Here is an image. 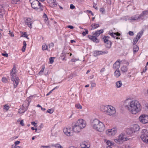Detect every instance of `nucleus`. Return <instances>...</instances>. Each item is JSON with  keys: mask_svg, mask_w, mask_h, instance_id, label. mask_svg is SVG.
<instances>
[{"mask_svg": "<svg viewBox=\"0 0 148 148\" xmlns=\"http://www.w3.org/2000/svg\"><path fill=\"white\" fill-rule=\"evenodd\" d=\"M128 70V68L126 66H123L121 67V70L123 73L126 72Z\"/></svg>", "mask_w": 148, "mask_h": 148, "instance_id": "c85d7f7f", "label": "nucleus"}, {"mask_svg": "<svg viewBox=\"0 0 148 148\" xmlns=\"http://www.w3.org/2000/svg\"><path fill=\"white\" fill-rule=\"evenodd\" d=\"M121 74L120 71L118 70H116L114 72V75L116 77H118Z\"/></svg>", "mask_w": 148, "mask_h": 148, "instance_id": "c756f323", "label": "nucleus"}, {"mask_svg": "<svg viewBox=\"0 0 148 148\" xmlns=\"http://www.w3.org/2000/svg\"><path fill=\"white\" fill-rule=\"evenodd\" d=\"M93 128L100 132L103 131L105 126L103 123L97 119H94L91 123Z\"/></svg>", "mask_w": 148, "mask_h": 148, "instance_id": "f03ea898", "label": "nucleus"}, {"mask_svg": "<svg viewBox=\"0 0 148 148\" xmlns=\"http://www.w3.org/2000/svg\"><path fill=\"white\" fill-rule=\"evenodd\" d=\"M143 31H141L137 34L136 37L133 39V43L134 45H135L136 44L143 35Z\"/></svg>", "mask_w": 148, "mask_h": 148, "instance_id": "9b49d317", "label": "nucleus"}, {"mask_svg": "<svg viewBox=\"0 0 148 148\" xmlns=\"http://www.w3.org/2000/svg\"><path fill=\"white\" fill-rule=\"evenodd\" d=\"M79 60V59H72L71 60V61L73 62H75L76 61H77V60Z\"/></svg>", "mask_w": 148, "mask_h": 148, "instance_id": "13d9d810", "label": "nucleus"}, {"mask_svg": "<svg viewBox=\"0 0 148 148\" xmlns=\"http://www.w3.org/2000/svg\"><path fill=\"white\" fill-rule=\"evenodd\" d=\"M109 105H105L101 106L100 107L101 111L106 114L107 110H108Z\"/></svg>", "mask_w": 148, "mask_h": 148, "instance_id": "aec40b11", "label": "nucleus"}, {"mask_svg": "<svg viewBox=\"0 0 148 148\" xmlns=\"http://www.w3.org/2000/svg\"><path fill=\"white\" fill-rule=\"evenodd\" d=\"M54 46V44L53 43H51L49 45V47L50 48L51 47H53Z\"/></svg>", "mask_w": 148, "mask_h": 148, "instance_id": "69168bd1", "label": "nucleus"}, {"mask_svg": "<svg viewBox=\"0 0 148 148\" xmlns=\"http://www.w3.org/2000/svg\"><path fill=\"white\" fill-rule=\"evenodd\" d=\"M116 128H114L111 129H108L106 131V133L109 136H113L117 132Z\"/></svg>", "mask_w": 148, "mask_h": 148, "instance_id": "f8f14e48", "label": "nucleus"}, {"mask_svg": "<svg viewBox=\"0 0 148 148\" xmlns=\"http://www.w3.org/2000/svg\"><path fill=\"white\" fill-rule=\"evenodd\" d=\"M44 69H45V67L44 66L42 67V69H41L39 73L40 74H41L42 73H43V72L44 71Z\"/></svg>", "mask_w": 148, "mask_h": 148, "instance_id": "de8ad7c7", "label": "nucleus"}, {"mask_svg": "<svg viewBox=\"0 0 148 148\" xmlns=\"http://www.w3.org/2000/svg\"><path fill=\"white\" fill-rule=\"evenodd\" d=\"M139 49V48L138 47L137 45H135L134 47V50L133 52L134 53H135L138 51Z\"/></svg>", "mask_w": 148, "mask_h": 148, "instance_id": "2f4dec72", "label": "nucleus"}, {"mask_svg": "<svg viewBox=\"0 0 148 148\" xmlns=\"http://www.w3.org/2000/svg\"><path fill=\"white\" fill-rule=\"evenodd\" d=\"M106 144L108 146H111L114 145V143H112L110 141L108 140L106 142Z\"/></svg>", "mask_w": 148, "mask_h": 148, "instance_id": "4c0bfd02", "label": "nucleus"}, {"mask_svg": "<svg viewBox=\"0 0 148 148\" xmlns=\"http://www.w3.org/2000/svg\"><path fill=\"white\" fill-rule=\"evenodd\" d=\"M103 39L104 42L106 43L105 45L106 47L108 48H110L112 45V42L111 41L105 37H103Z\"/></svg>", "mask_w": 148, "mask_h": 148, "instance_id": "4468645a", "label": "nucleus"}, {"mask_svg": "<svg viewBox=\"0 0 148 148\" xmlns=\"http://www.w3.org/2000/svg\"><path fill=\"white\" fill-rule=\"evenodd\" d=\"M114 34L116 35V36H119L121 34L120 33H119L118 32L114 33Z\"/></svg>", "mask_w": 148, "mask_h": 148, "instance_id": "052dcab7", "label": "nucleus"}, {"mask_svg": "<svg viewBox=\"0 0 148 148\" xmlns=\"http://www.w3.org/2000/svg\"><path fill=\"white\" fill-rule=\"evenodd\" d=\"M75 107L78 109H82V106L79 103H78L75 105Z\"/></svg>", "mask_w": 148, "mask_h": 148, "instance_id": "e433bc0d", "label": "nucleus"}, {"mask_svg": "<svg viewBox=\"0 0 148 148\" xmlns=\"http://www.w3.org/2000/svg\"><path fill=\"white\" fill-rule=\"evenodd\" d=\"M142 13L144 16L148 14V10L143 11L142 12Z\"/></svg>", "mask_w": 148, "mask_h": 148, "instance_id": "c03bdc74", "label": "nucleus"}, {"mask_svg": "<svg viewBox=\"0 0 148 148\" xmlns=\"http://www.w3.org/2000/svg\"><path fill=\"white\" fill-rule=\"evenodd\" d=\"M20 124L22 126H24L23 120H22L20 122Z\"/></svg>", "mask_w": 148, "mask_h": 148, "instance_id": "338daca9", "label": "nucleus"}, {"mask_svg": "<svg viewBox=\"0 0 148 148\" xmlns=\"http://www.w3.org/2000/svg\"><path fill=\"white\" fill-rule=\"evenodd\" d=\"M138 19L140 20H143L145 19L144 16L143 14V13H141L139 16H138Z\"/></svg>", "mask_w": 148, "mask_h": 148, "instance_id": "7c9ffc66", "label": "nucleus"}, {"mask_svg": "<svg viewBox=\"0 0 148 148\" xmlns=\"http://www.w3.org/2000/svg\"><path fill=\"white\" fill-rule=\"evenodd\" d=\"M75 123L81 129L84 128L86 126L85 122L82 119H79Z\"/></svg>", "mask_w": 148, "mask_h": 148, "instance_id": "9d476101", "label": "nucleus"}, {"mask_svg": "<svg viewBox=\"0 0 148 148\" xmlns=\"http://www.w3.org/2000/svg\"><path fill=\"white\" fill-rule=\"evenodd\" d=\"M29 105V102L28 100L25 101L23 105V106L25 108H27V110L28 108V106Z\"/></svg>", "mask_w": 148, "mask_h": 148, "instance_id": "a878e982", "label": "nucleus"}, {"mask_svg": "<svg viewBox=\"0 0 148 148\" xmlns=\"http://www.w3.org/2000/svg\"><path fill=\"white\" fill-rule=\"evenodd\" d=\"M147 130L146 129H143L141 132L140 138L143 142L148 143V136L147 135Z\"/></svg>", "mask_w": 148, "mask_h": 148, "instance_id": "423d86ee", "label": "nucleus"}, {"mask_svg": "<svg viewBox=\"0 0 148 148\" xmlns=\"http://www.w3.org/2000/svg\"><path fill=\"white\" fill-rule=\"evenodd\" d=\"M129 35L130 36H132L134 35V33L132 31H129L128 33Z\"/></svg>", "mask_w": 148, "mask_h": 148, "instance_id": "4d7b16f0", "label": "nucleus"}, {"mask_svg": "<svg viewBox=\"0 0 148 148\" xmlns=\"http://www.w3.org/2000/svg\"><path fill=\"white\" fill-rule=\"evenodd\" d=\"M109 34L112 37L114 38H115L116 36H114V33L113 32L112 33H110V32H109Z\"/></svg>", "mask_w": 148, "mask_h": 148, "instance_id": "8fccbe9b", "label": "nucleus"}, {"mask_svg": "<svg viewBox=\"0 0 148 148\" xmlns=\"http://www.w3.org/2000/svg\"><path fill=\"white\" fill-rule=\"evenodd\" d=\"M85 31L83 32L82 33V35L84 36H85L86 34H88V30L87 29H85Z\"/></svg>", "mask_w": 148, "mask_h": 148, "instance_id": "58836bf2", "label": "nucleus"}, {"mask_svg": "<svg viewBox=\"0 0 148 148\" xmlns=\"http://www.w3.org/2000/svg\"><path fill=\"white\" fill-rule=\"evenodd\" d=\"M20 143V142L19 141H16L14 142V144L15 145H16Z\"/></svg>", "mask_w": 148, "mask_h": 148, "instance_id": "0e129e2a", "label": "nucleus"}, {"mask_svg": "<svg viewBox=\"0 0 148 148\" xmlns=\"http://www.w3.org/2000/svg\"><path fill=\"white\" fill-rule=\"evenodd\" d=\"M33 22V20L30 18H28L25 21V23L30 29L32 28V25Z\"/></svg>", "mask_w": 148, "mask_h": 148, "instance_id": "a211bd4d", "label": "nucleus"}, {"mask_svg": "<svg viewBox=\"0 0 148 148\" xmlns=\"http://www.w3.org/2000/svg\"><path fill=\"white\" fill-rule=\"evenodd\" d=\"M88 37L89 39H90L93 42L96 43H98L99 42V40L97 38V37L95 35H88Z\"/></svg>", "mask_w": 148, "mask_h": 148, "instance_id": "6ab92c4d", "label": "nucleus"}, {"mask_svg": "<svg viewBox=\"0 0 148 148\" xmlns=\"http://www.w3.org/2000/svg\"><path fill=\"white\" fill-rule=\"evenodd\" d=\"M82 148H89L90 146V145L86 142H83L80 145Z\"/></svg>", "mask_w": 148, "mask_h": 148, "instance_id": "5701e85b", "label": "nucleus"}, {"mask_svg": "<svg viewBox=\"0 0 148 148\" xmlns=\"http://www.w3.org/2000/svg\"><path fill=\"white\" fill-rule=\"evenodd\" d=\"M53 111L54 110L52 109H48L47 110V112L49 113L50 114H52L53 112Z\"/></svg>", "mask_w": 148, "mask_h": 148, "instance_id": "a19ab883", "label": "nucleus"}, {"mask_svg": "<svg viewBox=\"0 0 148 148\" xmlns=\"http://www.w3.org/2000/svg\"><path fill=\"white\" fill-rule=\"evenodd\" d=\"M22 36L26 38L27 39H29V38L28 37L27 34L26 32H24Z\"/></svg>", "mask_w": 148, "mask_h": 148, "instance_id": "a18cd8bd", "label": "nucleus"}, {"mask_svg": "<svg viewBox=\"0 0 148 148\" xmlns=\"http://www.w3.org/2000/svg\"><path fill=\"white\" fill-rule=\"evenodd\" d=\"M108 53V51H95L94 52V56H96L104 54H107Z\"/></svg>", "mask_w": 148, "mask_h": 148, "instance_id": "f3484780", "label": "nucleus"}, {"mask_svg": "<svg viewBox=\"0 0 148 148\" xmlns=\"http://www.w3.org/2000/svg\"><path fill=\"white\" fill-rule=\"evenodd\" d=\"M120 61L117 60L113 64V68L115 70H118L120 67Z\"/></svg>", "mask_w": 148, "mask_h": 148, "instance_id": "4be33fe9", "label": "nucleus"}, {"mask_svg": "<svg viewBox=\"0 0 148 148\" xmlns=\"http://www.w3.org/2000/svg\"><path fill=\"white\" fill-rule=\"evenodd\" d=\"M139 129V125L137 124H134L131 127L126 129L125 132L127 134L132 136L134 133L138 131Z\"/></svg>", "mask_w": 148, "mask_h": 148, "instance_id": "20e7f679", "label": "nucleus"}, {"mask_svg": "<svg viewBox=\"0 0 148 148\" xmlns=\"http://www.w3.org/2000/svg\"><path fill=\"white\" fill-rule=\"evenodd\" d=\"M122 85V82L121 81H119L116 83V86L117 88H120Z\"/></svg>", "mask_w": 148, "mask_h": 148, "instance_id": "bb28decb", "label": "nucleus"}, {"mask_svg": "<svg viewBox=\"0 0 148 148\" xmlns=\"http://www.w3.org/2000/svg\"><path fill=\"white\" fill-rule=\"evenodd\" d=\"M75 8V7L72 4H71L70 5V8L71 9H74Z\"/></svg>", "mask_w": 148, "mask_h": 148, "instance_id": "864d4df0", "label": "nucleus"}, {"mask_svg": "<svg viewBox=\"0 0 148 148\" xmlns=\"http://www.w3.org/2000/svg\"><path fill=\"white\" fill-rule=\"evenodd\" d=\"M131 20L133 21H135L138 20L137 15H135L134 16L131 17Z\"/></svg>", "mask_w": 148, "mask_h": 148, "instance_id": "c9c22d12", "label": "nucleus"}, {"mask_svg": "<svg viewBox=\"0 0 148 148\" xmlns=\"http://www.w3.org/2000/svg\"><path fill=\"white\" fill-rule=\"evenodd\" d=\"M11 2L13 4H18L19 3L20 0H12Z\"/></svg>", "mask_w": 148, "mask_h": 148, "instance_id": "f704fd0d", "label": "nucleus"}, {"mask_svg": "<svg viewBox=\"0 0 148 148\" xmlns=\"http://www.w3.org/2000/svg\"><path fill=\"white\" fill-rule=\"evenodd\" d=\"M107 112V114L111 116L115 113L116 111L115 109L112 106H109Z\"/></svg>", "mask_w": 148, "mask_h": 148, "instance_id": "1a4fd4ad", "label": "nucleus"}, {"mask_svg": "<svg viewBox=\"0 0 148 148\" xmlns=\"http://www.w3.org/2000/svg\"><path fill=\"white\" fill-rule=\"evenodd\" d=\"M31 124L32 125H34L35 127H36L35 126L37 124V123H36L35 122L32 121V122H31Z\"/></svg>", "mask_w": 148, "mask_h": 148, "instance_id": "bf43d9fd", "label": "nucleus"}, {"mask_svg": "<svg viewBox=\"0 0 148 148\" xmlns=\"http://www.w3.org/2000/svg\"><path fill=\"white\" fill-rule=\"evenodd\" d=\"M68 27L71 29H73L74 28V27L71 25H69L68 26Z\"/></svg>", "mask_w": 148, "mask_h": 148, "instance_id": "774afa93", "label": "nucleus"}, {"mask_svg": "<svg viewBox=\"0 0 148 148\" xmlns=\"http://www.w3.org/2000/svg\"><path fill=\"white\" fill-rule=\"evenodd\" d=\"M47 46L45 44L43 45L42 46V49L43 50H46L47 49Z\"/></svg>", "mask_w": 148, "mask_h": 148, "instance_id": "ea45409f", "label": "nucleus"}, {"mask_svg": "<svg viewBox=\"0 0 148 148\" xmlns=\"http://www.w3.org/2000/svg\"><path fill=\"white\" fill-rule=\"evenodd\" d=\"M27 110V108H25L23 107V105H22L19 109L18 112L21 114L24 113Z\"/></svg>", "mask_w": 148, "mask_h": 148, "instance_id": "b1692460", "label": "nucleus"}, {"mask_svg": "<svg viewBox=\"0 0 148 148\" xmlns=\"http://www.w3.org/2000/svg\"><path fill=\"white\" fill-rule=\"evenodd\" d=\"M100 11L103 14L105 12V10L103 8H102L100 9Z\"/></svg>", "mask_w": 148, "mask_h": 148, "instance_id": "603ef678", "label": "nucleus"}, {"mask_svg": "<svg viewBox=\"0 0 148 148\" xmlns=\"http://www.w3.org/2000/svg\"><path fill=\"white\" fill-rule=\"evenodd\" d=\"M147 70V67L146 66H145V67L143 69V72L145 73Z\"/></svg>", "mask_w": 148, "mask_h": 148, "instance_id": "680f3d73", "label": "nucleus"}, {"mask_svg": "<svg viewBox=\"0 0 148 148\" xmlns=\"http://www.w3.org/2000/svg\"><path fill=\"white\" fill-rule=\"evenodd\" d=\"M82 129L81 128L79 127L76 124V123L72 127V130L73 131L76 133H78Z\"/></svg>", "mask_w": 148, "mask_h": 148, "instance_id": "412c9836", "label": "nucleus"}, {"mask_svg": "<svg viewBox=\"0 0 148 148\" xmlns=\"http://www.w3.org/2000/svg\"><path fill=\"white\" fill-rule=\"evenodd\" d=\"M92 27L91 29H94L99 27V24L93 23L91 25Z\"/></svg>", "mask_w": 148, "mask_h": 148, "instance_id": "cd10ccee", "label": "nucleus"}, {"mask_svg": "<svg viewBox=\"0 0 148 148\" xmlns=\"http://www.w3.org/2000/svg\"><path fill=\"white\" fill-rule=\"evenodd\" d=\"M16 67L14 66L11 71V80L14 82V88H16L19 82V79L18 77H16Z\"/></svg>", "mask_w": 148, "mask_h": 148, "instance_id": "7ed1b4c3", "label": "nucleus"}, {"mask_svg": "<svg viewBox=\"0 0 148 148\" xmlns=\"http://www.w3.org/2000/svg\"><path fill=\"white\" fill-rule=\"evenodd\" d=\"M10 107L9 106L5 105L4 106L3 108L4 109H5L7 110H8L9 109Z\"/></svg>", "mask_w": 148, "mask_h": 148, "instance_id": "49530a36", "label": "nucleus"}, {"mask_svg": "<svg viewBox=\"0 0 148 148\" xmlns=\"http://www.w3.org/2000/svg\"><path fill=\"white\" fill-rule=\"evenodd\" d=\"M52 146L55 147L57 148H63V147L59 144H56L52 145Z\"/></svg>", "mask_w": 148, "mask_h": 148, "instance_id": "72a5a7b5", "label": "nucleus"}, {"mask_svg": "<svg viewBox=\"0 0 148 148\" xmlns=\"http://www.w3.org/2000/svg\"><path fill=\"white\" fill-rule=\"evenodd\" d=\"M47 2L49 5L52 8L56 7L57 6L56 0H47Z\"/></svg>", "mask_w": 148, "mask_h": 148, "instance_id": "dca6fc26", "label": "nucleus"}, {"mask_svg": "<svg viewBox=\"0 0 148 148\" xmlns=\"http://www.w3.org/2000/svg\"><path fill=\"white\" fill-rule=\"evenodd\" d=\"M2 81L4 83H6L8 82V80L5 77H2Z\"/></svg>", "mask_w": 148, "mask_h": 148, "instance_id": "79ce46f5", "label": "nucleus"}, {"mask_svg": "<svg viewBox=\"0 0 148 148\" xmlns=\"http://www.w3.org/2000/svg\"><path fill=\"white\" fill-rule=\"evenodd\" d=\"M87 12H88V13L91 14L92 16H94V14L91 11L89 10H87Z\"/></svg>", "mask_w": 148, "mask_h": 148, "instance_id": "e2e57ef3", "label": "nucleus"}, {"mask_svg": "<svg viewBox=\"0 0 148 148\" xmlns=\"http://www.w3.org/2000/svg\"><path fill=\"white\" fill-rule=\"evenodd\" d=\"M139 119L141 123L145 124L148 123V115L146 114H142L139 118Z\"/></svg>", "mask_w": 148, "mask_h": 148, "instance_id": "0eeeda50", "label": "nucleus"}, {"mask_svg": "<svg viewBox=\"0 0 148 148\" xmlns=\"http://www.w3.org/2000/svg\"><path fill=\"white\" fill-rule=\"evenodd\" d=\"M126 138L125 136L123 134H121L119 136L118 139H115L114 141L115 142L117 143H119L121 141H123L125 140Z\"/></svg>", "mask_w": 148, "mask_h": 148, "instance_id": "ddd939ff", "label": "nucleus"}, {"mask_svg": "<svg viewBox=\"0 0 148 148\" xmlns=\"http://www.w3.org/2000/svg\"><path fill=\"white\" fill-rule=\"evenodd\" d=\"M54 58H53V57H51L49 59V61H50V63L52 64L53 63V62H54V60H53Z\"/></svg>", "mask_w": 148, "mask_h": 148, "instance_id": "37998d69", "label": "nucleus"}, {"mask_svg": "<svg viewBox=\"0 0 148 148\" xmlns=\"http://www.w3.org/2000/svg\"><path fill=\"white\" fill-rule=\"evenodd\" d=\"M125 107L133 114H136L141 110V107L140 103L137 101H132L127 99L125 102Z\"/></svg>", "mask_w": 148, "mask_h": 148, "instance_id": "f257e3e1", "label": "nucleus"}, {"mask_svg": "<svg viewBox=\"0 0 148 148\" xmlns=\"http://www.w3.org/2000/svg\"><path fill=\"white\" fill-rule=\"evenodd\" d=\"M12 148H20V147L18 146H16V145H13L12 146Z\"/></svg>", "mask_w": 148, "mask_h": 148, "instance_id": "6e6d98bb", "label": "nucleus"}, {"mask_svg": "<svg viewBox=\"0 0 148 148\" xmlns=\"http://www.w3.org/2000/svg\"><path fill=\"white\" fill-rule=\"evenodd\" d=\"M63 131L64 133L68 136H72L73 135V132H71V127H68L64 128L63 129Z\"/></svg>", "mask_w": 148, "mask_h": 148, "instance_id": "6e6552de", "label": "nucleus"}, {"mask_svg": "<svg viewBox=\"0 0 148 148\" xmlns=\"http://www.w3.org/2000/svg\"><path fill=\"white\" fill-rule=\"evenodd\" d=\"M31 6L33 9L39 10V11H42L41 4L37 0H29Z\"/></svg>", "mask_w": 148, "mask_h": 148, "instance_id": "39448f33", "label": "nucleus"}, {"mask_svg": "<svg viewBox=\"0 0 148 148\" xmlns=\"http://www.w3.org/2000/svg\"><path fill=\"white\" fill-rule=\"evenodd\" d=\"M23 46L22 48V51L24 52L25 51V49L26 47V43L25 41H24L23 42Z\"/></svg>", "mask_w": 148, "mask_h": 148, "instance_id": "473e14b6", "label": "nucleus"}, {"mask_svg": "<svg viewBox=\"0 0 148 148\" xmlns=\"http://www.w3.org/2000/svg\"><path fill=\"white\" fill-rule=\"evenodd\" d=\"M43 17L44 18H45V20H46L47 21L48 20V18L47 17V16L46 14H45V13H44V14L43 15Z\"/></svg>", "mask_w": 148, "mask_h": 148, "instance_id": "09e8293b", "label": "nucleus"}, {"mask_svg": "<svg viewBox=\"0 0 148 148\" xmlns=\"http://www.w3.org/2000/svg\"><path fill=\"white\" fill-rule=\"evenodd\" d=\"M8 7V5L7 4H6V5L5 6L0 5V17L3 16V14L4 13V8H7Z\"/></svg>", "mask_w": 148, "mask_h": 148, "instance_id": "2eb2a0df", "label": "nucleus"}, {"mask_svg": "<svg viewBox=\"0 0 148 148\" xmlns=\"http://www.w3.org/2000/svg\"><path fill=\"white\" fill-rule=\"evenodd\" d=\"M9 34L11 37H13L14 36V34L12 32L11 33L10 31H9Z\"/></svg>", "mask_w": 148, "mask_h": 148, "instance_id": "5fc2aeb1", "label": "nucleus"}, {"mask_svg": "<svg viewBox=\"0 0 148 148\" xmlns=\"http://www.w3.org/2000/svg\"><path fill=\"white\" fill-rule=\"evenodd\" d=\"M96 86V84L95 83L92 82L91 83V87L93 88Z\"/></svg>", "mask_w": 148, "mask_h": 148, "instance_id": "3c124183", "label": "nucleus"}, {"mask_svg": "<svg viewBox=\"0 0 148 148\" xmlns=\"http://www.w3.org/2000/svg\"><path fill=\"white\" fill-rule=\"evenodd\" d=\"M103 30L102 29L98 30L95 33H94L93 35H95L97 37L100 34H101L103 33Z\"/></svg>", "mask_w": 148, "mask_h": 148, "instance_id": "393cba45", "label": "nucleus"}]
</instances>
